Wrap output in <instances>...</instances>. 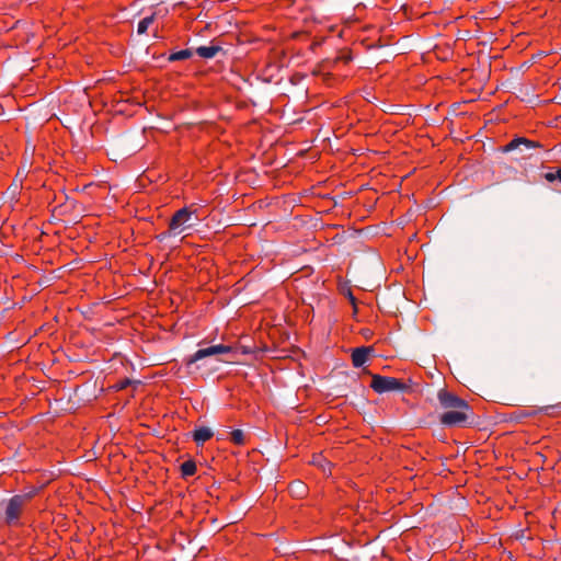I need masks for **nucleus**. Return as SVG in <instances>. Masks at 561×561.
I'll return each instance as SVG.
<instances>
[{
    "label": "nucleus",
    "mask_w": 561,
    "mask_h": 561,
    "mask_svg": "<svg viewBox=\"0 0 561 561\" xmlns=\"http://www.w3.org/2000/svg\"><path fill=\"white\" fill-rule=\"evenodd\" d=\"M181 472L184 478L195 474L196 463L193 460L184 461L181 465Z\"/></svg>",
    "instance_id": "nucleus-11"
},
{
    "label": "nucleus",
    "mask_w": 561,
    "mask_h": 561,
    "mask_svg": "<svg viewBox=\"0 0 561 561\" xmlns=\"http://www.w3.org/2000/svg\"><path fill=\"white\" fill-rule=\"evenodd\" d=\"M152 22H153V15L146 16V18L141 19L137 25V33L145 34L147 32L148 27L152 24Z\"/></svg>",
    "instance_id": "nucleus-13"
},
{
    "label": "nucleus",
    "mask_w": 561,
    "mask_h": 561,
    "mask_svg": "<svg viewBox=\"0 0 561 561\" xmlns=\"http://www.w3.org/2000/svg\"><path fill=\"white\" fill-rule=\"evenodd\" d=\"M198 217L196 215V210L191 209L190 207H183L174 213L170 222L168 232L162 236L165 237H175L181 234L187 229L195 227L196 221H198Z\"/></svg>",
    "instance_id": "nucleus-1"
},
{
    "label": "nucleus",
    "mask_w": 561,
    "mask_h": 561,
    "mask_svg": "<svg viewBox=\"0 0 561 561\" xmlns=\"http://www.w3.org/2000/svg\"><path fill=\"white\" fill-rule=\"evenodd\" d=\"M192 55H193V51L191 49L179 50L169 56V61L185 60V59L191 58Z\"/></svg>",
    "instance_id": "nucleus-12"
},
{
    "label": "nucleus",
    "mask_w": 561,
    "mask_h": 561,
    "mask_svg": "<svg viewBox=\"0 0 561 561\" xmlns=\"http://www.w3.org/2000/svg\"><path fill=\"white\" fill-rule=\"evenodd\" d=\"M539 147H540L539 142L522 137V138L513 139L511 142H508L505 146L504 151L507 152V151H513L516 149H519L520 151H527V150L539 148Z\"/></svg>",
    "instance_id": "nucleus-7"
},
{
    "label": "nucleus",
    "mask_w": 561,
    "mask_h": 561,
    "mask_svg": "<svg viewBox=\"0 0 561 561\" xmlns=\"http://www.w3.org/2000/svg\"><path fill=\"white\" fill-rule=\"evenodd\" d=\"M297 488H299V494L305 493V486L301 483H298Z\"/></svg>",
    "instance_id": "nucleus-17"
},
{
    "label": "nucleus",
    "mask_w": 561,
    "mask_h": 561,
    "mask_svg": "<svg viewBox=\"0 0 561 561\" xmlns=\"http://www.w3.org/2000/svg\"><path fill=\"white\" fill-rule=\"evenodd\" d=\"M231 352H232V347L229 345H224V344H217V345H211V346H208L205 348H199L198 351H196L193 355H191L186 359V365L191 366L192 364H194L201 359H204L206 357L215 356V355H219V354H228Z\"/></svg>",
    "instance_id": "nucleus-4"
},
{
    "label": "nucleus",
    "mask_w": 561,
    "mask_h": 561,
    "mask_svg": "<svg viewBox=\"0 0 561 561\" xmlns=\"http://www.w3.org/2000/svg\"><path fill=\"white\" fill-rule=\"evenodd\" d=\"M370 387L377 393H385L390 391L403 392L409 388L407 383L397 378L380 375H373Z\"/></svg>",
    "instance_id": "nucleus-3"
},
{
    "label": "nucleus",
    "mask_w": 561,
    "mask_h": 561,
    "mask_svg": "<svg viewBox=\"0 0 561 561\" xmlns=\"http://www.w3.org/2000/svg\"><path fill=\"white\" fill-rule=\"evenodd\" d=\"M438 401L444 409L454 410V409H462L470 410L469 404L457 397L456 394L448 392L446 390H440L438 392Z\"/></svg>",
    "instance_id": "nucleus-6"
},
{
    "label": "nucleus",
    "mask_w": 561,
    "mask_h": 561,
    "mask_svg": "<svg viewBox=\"0 0 561 561\" xmlns=\"http://www.w3.org/2000/svg\"><path fill=\"white\" fill-rule=\"evenodd\" d=\"M1 25H2V30L3 28H10L11 26H8L7 23L4 21L1 22Z\"/></svg>",
    "instance_id": "nucleus-18"
},
{
    "label": "nucleus",
    "mask_w": 561,
    "mask_h": 561,
    "mask_svg": "<svg viewBox=\"0 0 561 561\" xmlns=\"http://www.w3.org/2000/svg\"><path fill=\"white\" fill-rule=\"evenodd\" d=\"M548 179H549V180H553V179H554V175L549 174V175H548ZM556 179H558V180L561 182V169H560V170H558V172H557V174H556Z\"/></svg>",
    "instance_id": "nucleus-16"
},
{
    "label": "nucleus",
    "mask_w": 561,
    "mask_h": 561,
    "mask_svg": "<svg viewBox=\"0 0 561 561\" xmlns=\"http://www.w3.org/2000/svg\"><path fill=\"white\" fill-rule=\"evenodd\" d=\"M470 410H462V409H454L448 410L444 412L439 421L442 424L446 426H458L465 424L469 419V412Z\"/></svg>",
    "instance_id": "nucleus-5"
},
{
    "label": "nucleus",
    "mask_w": 561,
    "mask_h": 561,
    "mask_svg": "<svg viewBox=\"0 0 561 561\" xmlns=\"http://www.w3.org/2000/svg\"><path fill=\"white\" fill-rule=\"evenodd\" d=\"M221 48L218 45L199 46L196 48V54L205 59L214 58Z\"/></svg>",
    "instance_id": "nucleus-10"
},
{
    "label": "nucleus",
    "mask_w": 561,
    "mask_h": 561,
    "mask_svg": "<svg viewBox=\"0 0 561 561\" xmlns=\"http://www.w3.org/2000/svg\"><path fill=\"white\" fill-rule=\"evenodd\" d=\"M213 434L209 427H199L194 431L193 438L197 445H203L206 440L211 438Z\"/></svg>",
    "instance_id": "nucleus-9"
},
{
    "label": "nucleus",
    "mask_w": 561,
    "mask_h": 561,
    "mask_svg": "<svg viewBox=\"0 0 561 561\" xmlns=\"http://www.w3.org/2000/svg\"><path fill=\"white\" fill-rule=\"evenodd\" d=\"M370 352V347L363 346L355 348L352 353V363L354 367L363 366L367 362Z\"/></svg>",
    "instance_id": "nucleus-8"
},
{
    "label": "nucleus",
    "mask_w": 561,
    "mask_h": 561,
    "mask_svg": "<svg viewBox=\"0 0 561 561\" xmlns=\"http://www.w3.org/2000/svg\"><path fill=\"white\" fill-rule=\"evenodd\" d=\"M230 439L236 445L244 444V433L241 430H234L230 433Z\"/></svg>",
    "instance_id": "nucleus-14"
},
{
    "label": "nucleus",
    "mask_w": 561,
    "mask_h": 561,
    "mask_svg": "<svg viewBox=\"0 0 561 561\" xmlns=\"http://www.w3.org/2000/svg\"><path fill=\"white\" fill-rule=\"evenodd\" d=\"M131 383V380L130 379H124L122 381H119L117 385H116V388L117 389H125L127 386H129Z\"/></svg>",
    "instance_id": "nucleus-15"
},
{
    "label": "nucleus",
    "mask_w": 561,
    "mask_h": 561,
    "mask_svg": "<svg viewBox=\"0 0 561 561\" xmlns=\"http://www.w3.org/2000/svg\"><path fill=\"white\" fill-rule=\"evenodd\" d=\"M31 499V494H16L12 496L4 508V520L10 526H18L20 517Z\"/></svg>",
    "instance_id": "nucleus-2"
}]
</instances>
